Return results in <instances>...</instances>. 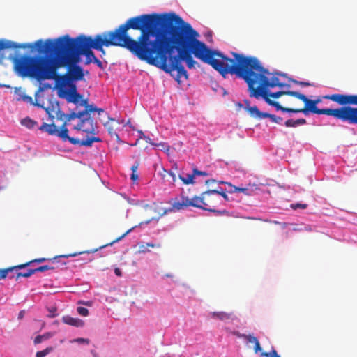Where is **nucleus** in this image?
<instances>
[{"instance_id":"44","label":"nucleus","mask_w":357,"mask_h":357,"mask_svg":"<svg viewBox=\"0 0 357 357\" xmlns=\"http://www.w3.org/2000/svg\"><path fill=\"white\" fill-rule=\"evenodd\" d=\"M130 178L135 182L139 178V176L137 172H132Z\"/></svg>"},{"instance_id":"12","label":"nucleus","mask_w":357,"mask_h":357,"mask_svg":"<svg viewBox=\"0 0 357 357\" xmlns=\"http://www.w3.org/2000/svg\"><path fill=\"white\" fill-rule=\"evenodd\" d=\"M135 227H133L130 228L127 231H126L123 235H121V236H119L116 239L114 240L112 242H111L109 243H107L105 245L100 246L99 248H96V249L91 250L83 251V252H75V253H70V254H68V255H58V256H55L54 257H53L52 259H47V258H44V257L38 258V259H35L31 260L30 261H28V262H26L25 264L17 265V266H15V268L17 269H22V268H24L29 266V265H31L33 263H42V262H44L45 261H47V260L52 261V263L56 261V262H59V263H61L62 264L65 265L66 262L60 261L59 259L61 258H68L70 257H75V256H77L78 255H81V254H84V253H88V254H89V253H94V252H97L99 249L105 248V246H107V245H112L114 243H116V242L119 241L120 240L123 239L130 232H131Z\"/></svg>"},{"instance_id":"26","label":"nucleus","mask_w":357,"mask_h":357,"mask_svg":"<svg viewBox=\"0 0 357 357\" xmlns=\"http://www.w3.org/2000/svg\"><path fill=\"white\" fill-rule=\"evenodd\" d=\"M229 192H242L248 196L252 195V190H250L247 188H239L235 185H232L231 189L229 191Z\"/></svg>"},{"instance_id":"35","label":"nucleus","mask_w":357,"mask_h":357,"mask_svg":"<svg viewBox=\"0 0 357 357\" xmlns=\"http://www.w3.org/2000/svg\"><path fill=\"white\" fill-rule=\"evenodd\" d=\"M77 310V312L82 316L86 317L89 314V310L86 307H78Z\"/></svg>"},{"instance_id":"39","label":"nucleus","mask_w":357,"mask_h":357,"mask_svg":"<svg viewBox=\"0 0 357 357\" xmlns=\"http://www.w3.org/2000/svg\"><path fill=\"white\" fill-rule=\"evenodd\" d=\"M194 176H207L208 174L206 172L198 170L197 169H193Z\"/></svg>"},{"instance_id":"30","label":"nucleus","mask_w":357,"mask_h":357,"mask_svg":"<svg viewBox=\"0 0 357 357\" xmlns=\"http://www.w3.org/2000/svg\"><path fill=\"white\" fill-rule=\"evenodd\" d=\"M21 124L28 128H32L36 125V122L29 118H25L21 121Z\"/></svg>"},{"instance_id":"47","label":"nucleus","mask_w":357,"mask_h":357,"mask_svg":"<svg viewBox=\"0 0 357 357\" xmlns=\"http://www.w3.org/2000/svg\"><path fill=\"white\" fill-rule=\"evenodd\" d=\"M22 99L23 100H25V101H28L29 102H32V98L31 96H26V95H24L22 97Z\"/></svg>"},{"instance_id":"22","label":"nucleus","mask_w":357,"mask_h":357,"mask_svg":"<svg viewBox=\"0 0 357 357\" xmlns=\"http://www.w3.org/2000/svg\"><path fill=\"white\" fill-rule=\"evenodd\" d=\"M246 110L250 114L251 116L261 119L266 118V112H261L259 110L257 106L247 107Z\"/></svg>"},{"instance_id":"38","label":"nucleus","mask_w":357,"mask_h":357,"mask_svg":"<svg viewBox=\"0 0 357 357\" xmlns=\"http://www.w3.org/2000/svg\"><path fill=\"white\" fill-rule=\"evenodd\" d=\"M292 82H294V84H298L299 86H312V84L310 82H301V81H297V80L293 79Z\"/></svg>"},{"instance_id":"54","label":"nucleus","mask_w":357,"mask_h":357,"mask_svg":"<svg viewBox=\"0 0 357 357\" xmlns=\"http://www.w3.org/2000/svg\"><path fill=\"white\" fill-rule=\"evenodd\" d=\"M146 141L147 142H149V143L151 144L152 145H154V146H160V145L163 146V144H153V143H152V142H151V139H150L149 137H147V138H146Z\"/></svg>"},{"instance_id":"9","label":"nucleus","mask_w":357,"mask_h":357,"mask_svg":"<svg viewBox=\"0 0 357 357\" xmlns=\"http://www.w3.org/2000/svg\"><path fill=\"white\" fill-rule=\"evenodd\" d=\"M170 203L172 206L168 209L160 208L155 203L151 205H146L144 207L145 210L155 213L157 216L152 217L146 220L145 223L148 224L153 220H158L160 217L165 215L168 212L183 210L188 206L203 209V206H204V200L202 199V193H201L199 196H194L191 199L181 194L179 197L174 198Z\"/></svg>"},{"instance_id":"51","label":"nucleus","mask_w":357,"mask_h":357,"mask_svg":"<svg viewBox=\"0 0 357 357\" xmlns=\"http://www.w3.org/2000/svg\"><path fill=\"white\" fill-rule=\"evenodd\" d=\"M114 273L117 276H121L122 273L121 271L119 268H115Z\"/></svg>"},{"instance_id":"25","label":"nucleus","mask_w":357,"mask_h":357,"mask_svg":"<svg viewBox=\"0 0 357 357\" xmlns=\"http://www.w3.org/2000/svg\"><path fill=\"white\" fill-rule=\"evenodd\" d=\"M54 335V333H50V332H47V333H45L43 335H37L35 339H34V344H40L44 340H47L48 339H50V337H52V336Z\"/></svg>"},{"instance_id":"4","label":"nucleus","mask_w":357,"mask_h":357,"mask_svg":"<svg viewBox=\"0 0 357 357\" xmlns=\"http://www.w3.org/2000/svg\"><path fill=\"white\" fill-rule=\"evenodd\" d=\"M235 59L232 75L243 79L248 84L250 96H254L257 90L267 93V89L278 86L289 87V85L280 82L278 77H268L271 73L264 68L255 56H247L242 54L231 52Z\"/></svg>"},{"instance_id":"31","label":"nucleus","mask_w":357,"mask_h":357,"mask_svg":"<svg viewBox=\"0 0 357 357\" xmlns=\"http://www.w3.org/2000/svg\"><path fill=\"white\" fill-rule=\"evenodd\" d=\"M14 269H17L15 268V266H13V267L4 268V269H0V280L6 278L8 273L9 272L13 271Z\"/></svg>"},{"instance_id":"43","label":"nucleus","mask_w":357,"mask_h":357,"mask_svg":"<svg viewBox=\"0 0 357 357\" xmlns=\"http://www.w3.org/2000/svg\"><path fill=\"white\" fill-rule=\"evenodd\" d=\"M261 350V346H260V344H259V342H257L255 344V347H254V351L255 353H258L259 351H260Z\"/></svg>"},{"instance_id":"19","label":"nucleus","mask_w":357,"mask_h":357,"mask_svg":"<svg viewBox=\"0 0 357 357\" xmlns=\"http://www.w3.org/2000/svg\"><path fill=\"white\" fill-rule=\"evenodd\" d=\"M82 107H84V109L82 110L84 116H91V112H97L98 114L100 115L101 113H104V109L102 108H98L96 105L93 104L89 105L88 101L86 100V104L83 105Z\"/></svg>"},{"instance_id":"18","label":"nucleus","mask_w":357,"mask_h":357,"mask_svg":"<svg viewBox=\"0 0 357 357\" xmlns=\"http://www.w3.org/2000/svg\"><path fill=\"white\" fill-rule=\"evenodd\" d=\"M84 117L82 111H77V109L75 111L72 112L69 114H66V119L64 121L63 125L61 126L59 130H62L63 128H66L68 122L77 118L79 119Z\"/></svg>"},{"instance_id":"64","label":"nucleus","mask_w":357,"mask_h":357,"mask_svg":"<svg viewBox=\"0 0 357 357\" xmlns=\"http://www.w3.org/2000/svg\"><path fill=\"white\" fill-rule=\"evenodd\" d=\"M305 228L307 230H310V228H309V229H307V227H305Z\"/></svg>"},{"instance_id":"2","label":"nucleus","mask_w":357,"mask_h":357,"mask_svg":"<svg viewBox=\"0 0 357 357\" xmlns=\"http://www.w3.org/2000/svg\"><path fill=\"white\" fill-rule=\"evenodd\" d=\"M174 24H123L114 31H106L96 36L105 47H125L142 60L158 66L155 40L149 41V36H157L156 27H166Z\"/></svg>"},{"instance_id":"40","label":"nucleus","mask_w":357,"mask_h":357,"mask_svg":"<svg viewBox=\"0 0 357 357\" xmlns=\"http://www.w3.org/2000/svg\"><path fill=\"white\" fill-rule=\"evenodd\" d=\"M56 116L59 119L61 120V121H65L66 119V114H65L63 112H61L60 110H59L57 112H56Z\"/></svg>"},{"instance_id":"60","label":"nucleus","mask_w":357,"mask_h":357,"mask_svg":"<svg viewBox=\"0 0 357 357\" xmlns=\"http://www.w3.org/2000/svg\"><path fill=\"white\" fill-rule=\"evenodd\" d=\"M108 119H109V120H111V121H114V119H112V118H109V116H108Z\"/></svg>"},{"instance_id":"24","label":"nucleus","mask_w":357,"mask_h":357,"mask_svg":"<svg viewBox=\"0 0 357 357\" xmlns=\"http://www.w3.org/2000/svg\"><path fill=\"white\" fill-rule=\"evenodd\" d=\"M163 178H167V181L169 182L171 185H174L176 177L174 172L171 171H167L164 169V174L162 175Z\"/></svg>"},{"instance_id":"23","label":"nucleus","mask_w":357,"mask_h":357,"mask_svg":"<svg viewBox=\"0 0 357 357\" xmlns=\"http://www.w3.org/2000/svg\"><path fill=\"white\" fill-rule=\"evenodd\" d=\"M306 120L305 119H298L296 120L288 119L285 121V126L287 127H297L298 126L306 124Z\"/></svg>"},{"instance_id":"36","label":"nucleus","mask_w":357,"mask_h":357,"mask_svg":"<svg viewBox=\"0 0 357 357\" xmlns=\"http://www.w3.org/2000/svg\"><path fill=\"white\" fill-rule=\"evenodd\" d=\"M243 338L250 343L255 344L257 342H258L257 338L252 335H246L245 336H243Z\"/></svg>"},{"instance_id":"45","label":"nucleus","mask_w":357,"mask_h":357,"mask_svg":"<svg viewBox=\"0 0 357 357\" xmlns=\"http://www.w3.org/2000/svg\"><path fill=\"white\" fill-rule=\"evenodd\" d=\"M138 167H139V162H136L132 167H131V170H132V172H137V169H138Z\"/></svg>"},{"instance_id":"27","label":"nucleus","mask_w":357,"mask_h":357,"mask_svg":"<svg viewBox=\"0 0 357 357\" xmlns=\"http://www.w3.org/2000/svg\"><path fill=\"white\" fill-rule=\"evenodd\" d=\"M215 190L216 192H216V195H218L222 199V201H223L222 205H225L226 202H229L230 199H229V197L227 196V195L226 194L225 190H223L222 188Z\"/></svg>"},{"instance_id":"48","label":"nucleus","mask_w":357,"mask_h":357,"mask_svg":"<svg viewBox=\"0 0 357 357\" xmlns=\"http://www.w3.org/2000/svg\"><path fill=\"white\" fill-rule=\"evenodd\" d=\"M273 351H275L277 353L276 350L272 349L269 353L264 352V353L261 354V355L264 356H266V357H268L269 356H270V357H272V356H273L272 355V352Z\"/></svg>"},{"instance_id":"28","label":"nucleus","mask_w":357,"mask_h":357,"mask_svg":"<svg viewBox=\"0 0 357 357\" xmlns=\"http://www.w3.org/2000/svg\"><path fill=\"white\" fill-rule=\"evenodd\" d=\"M179 178L183 181V183L185 185L193 184L195 176L192 173V174H188L186 177H183L182 176H179Z\"/></svg>"},{"instance_id":"7","label":"nucleus","mask_w":357,"mask_h":357,"mask_svg":"<svg viewBox=\"0 0 357 357\" xmlns=\"http://www.w3.org/2000/svg\"><path fill=\"white\" fill-rule=\"evenodd\" d=\"M13 69L21 77L34 78L38 81L52 79L55 75L54 60L46 56H17L14 59Z\"/></svg>"},{"instance_id":"13","label":"nucleus","mask_w":357,"mask_h":357,"mask_svg":"<svg viewBox=\"0 0 357 357\" xmlns=\"http://www.w3.org/2000/svg\"><path fill=\"white\" fill-rule=\"evenodd\" d=\"M17 48H30L32 50L37 46L35 43H17L7 40H0V63H3L6 60H9L14 63V59H17L14 50Z\"/></svg>"},{"instance_id":"21","label":"nucleus","mask_w":357,"mask_h":357,"mask_svg":"<svg viewBox=\"0 0 357 357\" xmlns=\"http://www.w3.org/2000/svg\"><path fill=\"white\" fill-rule=\"evenodd\" d=\"M297 91H277V92H270L268 91V89H267V95L268 98H270V97L277 99L281 97L283 95H288L291 96L296 97Z\"/></svg>"},{"instance_id":"3","label":"nucleus","mask_w":357,"mask_h":357,"mask_svg":"<svg viewBox=\"0 0 357 357\" xmlns=\"http://www.w3.org/2000/svg\"><path fill=\"white\" fill-rule=\"evenodd\" d=\"M36 45L39 54L56 56V61H54L55 75L52 79L55 80L57 87L65 88L67 85L75 84V81L84 79V72L77 65L79 61L73 59V54L66 48H63L59 41L48 39L43 42L38 40Z\"/></svg>"},{"instance_id":"59","label":"nucleus","mask_w":357,"mask_h":357,"mask_svg":"<svg viewBox=\"0 0 357 357\" xmlns=\"http://www.w3.org/2000/svg\"><path fill=\"white\" fill-rule=\"evenodd\" d=\"M225 330H226V331H227V332H231V331H230V330H229L228 328H225Z\"/></svg>"},{"instance_id":"33","label":"nucleus","mask_w":357,"mask_h":357,"mask_svg":"<svg viewBox=\"0 0 357 357\" xmlns=\"http://www.w3.org/2000/svg\"><path fill=\"white\" fill-rule=\"evenodd\" d=\"M266 118H269L271 121L276 123H280L282 121V118L276 116L274 114H271L269 113H266Z\"/></svg>"},{"instance_id":"58","label":"nucleus","mask_w":357,"mask_h":357,"mask_svg":"<svg viewBox=\"0 0 357 357\" xmlns=\"http://www.w3.org/2000/svg\"><path fill=\"white\" fill-rule=\"evenodd\" d=\"M313 101L315 102V105H316L317 103L321 102V100L320 99L313 100Z\"/></svg>"},{"instance_id":"17","label":"nucleus","mask_w":357,"mask_h":357,"mask_svg":"<svg viewBox=\"0 0 357 357\" xmlns=\"http://www.w3.org/2000/svg\"><path fill=\"white\" fill-rule=\"evenodd\" d=\"M213 319H218L222 321H234L237 319L233 312H226L223 311L212 312L209 314Z\"/></svg>"},{"instance_id":"52","label":"nucleus","mask_w":357,"mask_h":357,"mask_svg":"<svg viewBox=\"0 0 357 357\" xmlns=\"http://www.w3.org/2000/svg\"><path fill=\"white\" fill-rule=\"evenodd\" d=\"M216 181L215 179H208L205 181V183L206 185H210L211 183H215Z\"/></svg>"},{"instance_id":"5","label":"nucleus","mask_w":357,"mask_h":357,"mask_svg":"<svg viewBox=\"0 0 357 357\" xmlns=\"http://www.w3.org/2000/svg\"><path fill=\"white\" fill-rule=\"evenodd\" d=\"M296 98L305 103L303 108H294V113H303L305 115L309 112L317 114H324L333 116L349 124H357V95L334 93L326 95L323 98L332 100L342 107L336 109H319L313 100L308 99L304 94L296 92Z\"/></svg>"},{"instance_id":"53","label":"nucleus","mask_w":357,"mask_h":357,"mask_svg":"<svg viewBox=\"0 0 357 357\" xmlns=\"http://www.w3.org/2000/svg\"><path fill=\"white\" fill-rule=\"evenodd\" d=\"M218 183H219L220 184H225V185H228V186H229L231 188V187H232V185H232L231 183H229V182H225V181H218Z\"/></svg>"},{"instance_id":"8","label":"nucleus","mask_w":357,"mask_h":357,"mask_svg":"<svg viewBox=\"0 0 357 357\" xmlns=\"http://www.w3.org/2000/svg\"><path fill=\"white\" fill-rule=\"evenodd\" d=\"M62 44L63 48H66L73 54V59L80 61L81 55L86 56L85 64L88 65L96 57L91 48L100 50L101 43L95 36L94 38L84 35L75 38L66 35L57 39Z\"/></svg>"},{"instance_id":"55","label":"nucleus","mask_w":357,"mask_h":357,"mask_svg":"<svg viewBox=\"0 0 357 357\" xmlns=\"http://www.w3.org/2000/svg\"><path fill=\"white\" fill-rule=\"evenodd\" d=\"M103 46H105V44H102L101 45V49L100 50H99L102 54H105V50L103 49Z\"/></svg>"},{"instance_id":"61","label":"nucleus","mask_w":357,"mask_h":357,"mask_svg":"<svg viewBox=\"0 0 357 357\" xmlns=\"http://www.w3.org/2000/svg\"><path fill=\"white\" fill-rule=\"evenodd\" d=\"M19 316L21 317L22 316V312H21L19 314Z\"/></svg>"},{"instance_id":"20","label":"nucleus","mask_w":357,"mask_h":357,"mask_svg":"<svg viewBox=\"0 0 357 357\" xmlns=\"http://www.w3.org/2000/svg\"><path fill=\"white\" fill-rule=\"evenodd\" d=\"M62 321L66 324L76 327H82L84 324V322L82 319L73 318L70 316H63L62 317Z\"/></svg>"},{"instance_id":"37","label":"nucleus","mask_w":357,"mask_h":357,"mask_svg":"<svg viewBox=\"0 0 357 357\" xmlns=\"http://www.w3.org/2000/svg\"><path fill=\"white\" fill-rule=\"evenodd\" d=\"M291 207L293 208V209H297L298 208H302V209H305L307 207V204H293L291 205Z\"/></svg>"},{"instance_id":"62","label":"nucleus","mask_w":357,"mask_h":357,"mask_svg":"<svg viewBox=\"0 0 357 357\" xmlns=\"http://www.w3.org/2000/svg\"><path fill=\"white\" fill-rule=\"evenodd\" d=\"M34 105H36V106H38V107H40V105L39 104H38V103H36V104H34Z\"/></svg>"},{"instance_id":"42","label":"nucleus","mask_w":357,"mask_h":357,"mask_svg":"<svg viewBox=\"0 0 357 357\" xmlns=\"http://www.w3.org/2000/svg\"><path fill=\"white\" fill-rule=\"evenodd\" d=\"M149 250L148 249V246H146V245H142L139 246V252H143V253H145L146 252H149Z\"/></svg>"},{"instance_id":"14","label":"nucleus","mask_w":357,"mask_h":357,"mask_svg":"<svg viewBox=\"0 0 357 357\" xmlns=\"http://www.w3.org/2000/svg\"><path fill=\"white\" fill-rule=\"evenodd\" d=\"M216 191L208 190L202 192V199L204 200L203 210L208 211L216 215L228 214L226 210H218L217 208L223 204V201L218 195Z\"/></svg>"},{"instance_id":"29","label":"nucleus","mask_w":357,"mask_h":357,"mask_svg":"<svg viewBox=\"0 0 357 357\" xmlns=\"http://www.w3.org/2000/svg\"><path fill=\"white\" fill-rule=\"evenodd\" d=\"M34 273H34L33 268L28 269L25 272H19L17 273L16 280H17L20 277L29 278Z\"/></svg>"},{"instance_id":"56","label":"nucleus","mask_w":357,"mask_h":357,"mask_svg":"<svg viewBox=\"0 0 357 357\" xmlns=\"http://www.w3.org/2000/svg\"><path fill=\"white\" fill-rule=\"evenodd\" d=\"M272 357H280L275 351L272 352Z\"/></svg>"},{"instance_id":"34","label":"nucleus","mask_w":357,"mask_h":357,"mask_svg":"<svg viewBox=\"0 0 357 357\" xmlns=\"http://www.w3.org/2000/svg\"><path fill=\"white\" fill-rule=\"evenodd\" d=\"M52 350V348L47 347L43 351H38L36 353V357H45L46 355H47Z\"/></svg>"},{"instance_id":"15","label":"nucleus","mask_w":357,"mask_h":357,"mask_svg":"<svg viewBox=\"0 0 357 357\" xmlns=\"http://www.w3.org/2000/svg\"><path fill=\"white\" fill-rule=\"evenodd\" d=\"M69 89L59 88L60 97L66 98L68 102L74 103L77 108L86 104V99H83L82 96L77 91L75 84L67 85Z\"/></svg>"},{"instance_id":"11","label":"nucleus","mask_w":357,"mask_h":357,"mask_svg":"<svg viewBox=\"0 0 357 357\" xmlns=\"http://www.w3.org/2000/svg\"><path fill=\"white\" fill-rule=\"evenodd\" d=\"M167 52L165 53H156L160 56V67L166 73H171L172 71H177V77L176 79L180 82V79L183 77L185 79H188V75L181 63L178 61V59L176 57H172L170 56L169 59L166 55Z\"/></svg>"},{"instance_id":"32","label":"nucleus","mask_w":357,"mask_h":357,"mask_svg":"<svg viewBox=\"0 0 357 357\" xmlns=\"http://www.w3.org/2000/svg\"><path fill=\"white\" fill-rule=\"evenodd\" d=\"M54 268H55L54 266H49V265H44V266H41L38 268H33V271H34V273H36L38 272H43V271H47V270H54Z\"/></svg>"},{"instance_id":"50","label":"nucleus","mask_w":357,"mask_h":357,"mask_svg":"<svg viewBox=\"0 0 357 357\" xmlns=\"http://www.w3.org/2000/svg\"><path fill=\"white\" fill-rule=\"evenodd\" d=\"M232 334L236 335L237 337H242L243 338V336H245L246 335L245 334H241L238 331H233V332H231Z\"/></svg>"},{"instance_id":"49","label":"nucleus","mask_w":357,"mask_h":357,"mask_svg":"<svg viewBox=\"0 0 357 357\" xmlns=\"http://www.w3.org/2000/svg\"><path fill=\"white\" fill-rule=\"evenodd\" d=\"M146 246H148V248H160V244H153V243H146Z\"/></svg>"},{"instance_id":"10","label":"nucleus","mask_w":357,"mask_h":357,"mask_svg":"<svg viewBox=\"0 0 357 357\" xmlns=\"http://www.w3.org/2000/svg\"><path fill=\"white\" fill-rule=\"evenodd\" d=\"M126 22H185L176 13L144 14L130 17Z\"/></svg>"},{"instance_id":"6","label":"nucleus","mask_w":357,"mask_h":357,"mask_svg":"<svg viewBox=\"0 0 357 357\" xmlns=\"http://www.w3.org/2000/svg\"><path fill=\"white\" fill-rule=\"evenodd\" d=\"M40 130L50 135H56L64 142L68 141L70 144L79 146L91 147L94 142H102L100 137L94 136L96 134V123L91 116H87L80 119L79 122L74 126L73 130H76L79 135L76 137L68 135L67 128L59 130L53 123L50 124L43 123L40 126Z\"/></svg>"},{"instance_id":"16","label":"nucleus","mask_w":357,"mask_h":357,"mask_svg":"<svg viewBox=\"0 0 357 357\" xmlns=\"http://www.w3.org/2000/svg\"><path fill=\"white\" fill-rule=\"evenodd\" d=\"M251 97H255L256 98H259V97H262L266 102L268 104L271 106L274 107L277 110H280L284 112H288V113H294V108H289V107H284L280 105V104L275 100H272L269 98H268L267 93H266L264 91L261 92V91L257 90L255 92L254 96H250Z\"/></svg>"},{"instance_id":"41","label":"nucleus","mask_w":357,"mask_h":357,"mask_svg":"<svg viewBox=\"0 0 357 357\" xmlns=\"http://www.w3.org/2000/svg\"><path fill=\"white\" fill-rule=\"evenodd\" d=\"M92 63H96L100 68L102 69L103 68V65H102V63L100 60H99L98 58H95L93 59V61H92Z\"/></svg>"},{"instance_id":"46","label":"nucleus","mask_w":357,"mask_h":357,"mask_svg":"<svg viewBox=\"0 0 357 357\" xmlns=\"http://www.w3.org/2000/svg\"><path fill=\"white\" fill-rule=\"evenodd\" d=\"M75 341L80 343H89V340L88 339L84 338H77V340H75Z\"/></svg>"},{"instance_id":"63","label":"nucleus","mask_w":357,"mask_h":357,"mask_svg":"<svg viewBox=\"0 0 357 357\" xmlns=\"http://www.w3.org/2000/svg\"><path fill=\"white\" fill-rule=\"evenodd\" d=\"M167 277H171L172 275H169V274H167L166 275Z\"/></svg>"},{"instance_id":"1","label":"nucleus","mask_w":357,"mask_h":357,"mask_svg":"<svg viewBox=\"0 0 357 357\" xmlns=\"http://www.w3.org/2000/svg\"><path fill=\"white\" fill-rule=\"evenodd\" d=\"M166 33H158L155 39V53H165L176 49L178 55L172 56L178 61H185L188 68H195L198 66L192 56L200 59L218 71L223 77L232 75L235 59H230L221 52L210 49L207 45L197 39L198 33L190 24H174L166 26Z\"/></svg>"},{"instance_id":"57","label":"nucleus","mask_w":357,"mask_h":357,"mask_svg":"<svg viewBox=\"0 0 357 357\" xmlns=\"http://www.w3.org/2000/svg\"><path fill=\"white\" fill-rule=\"evenodd\" d=\"M293 230H294V231H302V230H303V229H302V228H301V227H294V228H293Z\"/></svg>"}]
</instances>
